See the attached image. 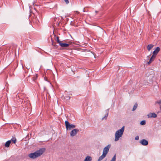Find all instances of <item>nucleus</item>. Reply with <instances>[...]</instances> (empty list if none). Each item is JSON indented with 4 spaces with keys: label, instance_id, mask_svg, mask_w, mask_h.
<instances>
[{
    "label": "nucleus",
    "instance_id": "aec40b11",
    "mask_svg": "<svg viewBox=\"0 0 161 161\" xmlns=\"http://www.w3.org/2000/svg\"><path fill=\"white\" fill-rule=\"evenodd\" d=\"M108 113H107L105 115V116H104V117L103 118H103H105L106 119H107L108 116Z\"/></svg>",
    "mask_w": 161,
    "mask_h": 161
},
{
    "label": "nucleus",
    "instance_id": "a878e982",
    "mask_svg": "<svg viewBox=\"0 0 161 161\" xmlns=\"http://www.w3.org/2000/svg\"><path fill=\"white\" fill-rule=\"evenodd\" d=\"M45 80H46L47 81V79H46L45 78Z\"/></svg>",
    "mask_w": 161,
    "mask_h": 161
},
{
    "label": "nucleus",
    "instance_id": "bb28decb",
    "mask_svg": "<svg viewBox=\"0 0 161 161\" xmlns=\"http://www.w3.org/2000/svg\"><path fill=\"white\" fill-rule=\"evenodd\" d=\"M66 92H67V91H65V93Z\"/></svg>",
    "mask_w": 161,
    "mask_h": 161
},
{
    "label": "nucleus",
    "instance_id": "0eeeda50",
    "mask_svg": "<svg viewBox=\"0 0 161 161\" xmlns=\"http://www.w3.org/2000/svg\"><path fill=\"white\" fill-rule=\"evenodd\" d=\"M140 143L143 146H146L148 144V142L145 139H142L140 142Z\"/></svg>",
    "mask_w": 161,
    "mask_h": 161
},
{
    "label": "nucleus",
    "instance_id": "9b49d317",
    "mask_svg": "<svg viewBox=\"0 0 161 161\" xmlns=\"http://www.w3.org/2000/svg\"><path fill=\"white\" fill-rule=\"evenodd\" d=\"M154 45L152 44L148 45L147 46V49L148 51H149L153 47Z\"/></svg>",
    "mask_w": 161,
    "mask_h": 161
},
{
    "label": "nucleus",
    "instance_id": "412c9836",
    "mask_svg": "<svg viewBox=\"0 0 161 161\" xmlns=\"http://www.w3.org/2000/svg\"><path fill=\"white\" fill-rule=\"evenodd\" d=\"M65 3L66 4H68L69 3V1L68 0H64Z\"/></svg>",
    "mask_w": 161,
    "mask_h": 161
},
{
    "label": "nucleus",
    "instance_id": "b1692460",
    "mask_svg": "<svg viewBox=\"0 0 161 161\" xmlns=\"http://www.w3.org/2000/svg\"><path fill=\"white\" fill-rule=\"evenodd\" d=\"M36 79V78H35V77H33V80L35 81Z\"/></svg>",
    "mask_w": 161,
    "mask_h": 161
},
{
    "label": "nucleus",
    "instance_id": "f3484780",
    "mask_svg": "<svg viewBox=\"0 0 161 161\" xmlns=\"http://www.w3.org/2000/svg\"><path fill=\"white\" fill-rule=\"evenodd\" d=\"M11 140L14 143H15L16 141V139L14 137H13Z\"/></svg>",
    "mask_w": 161,
    "mask_h": 161
},
{
    "label": "nucleus",
    "instance_id": "393cba45",
    "mask_svg": "<svg viewBox=\"0 0 161 161\" xmlns=\"http://www.w3.org/2000/svg\"><path fill=\"white\" fill-rule=\"evenodd\" d=\"M95 12H96V13H97L98 12L97 11H96Z\"/></svg>",
    "mask_w": 161,
    "mask_h": 161
},
{
    "label": "nucleus",
    "instance_id": "a211bd4d",
    "mask_svg": "<svg viewBox=\"0 0 161 161\" xmlns=\"http://www.w3.org/2000/svg\"><path fill=\"white\" fill-rule=\"evenodd\" d=\"M116 155L115 154L110 161H116Z\"/></svg>",
    "mask_w": 161,
    "mask_h": 161
},
{
    "label": "nucleus",
    "instance_id": "2eb2a0df",
    "mask_svg": "<svg viewBox=\"0 0 161 161\" xmlns=\"http://www.w3.org/2000/svg\"><path fill=\"white\" fill-rule=\"evenodd\" d=\"M137 105H138V104H137V103H136L134 104V106H133V108L132 111H135L136 109V108H137Z\"/></svg>",
    "mask_w": 161,
    "mask_h": 161
},
{
    "label": "nucleus",
    "instance_id": "dca6fc26",
    "mask_svg": "<svg viewBox=\"0 0 161 161\" xmlns=\"http://www.w3.org/2000/svg\"><path fill=\"white\" fill-rule=\"evenodd\" d=\"M56 41L57 43H59V45L60 43H61V42L59 40V37L58 36L56 37Z\"/></svg>",
    "mask_w": 161,
    "mask_h": 161
},
{
    "label": "nucleus",
    "instance_id": "4be33fe9",
    "mask_svg": "<svg viewBox=\"0 0 161 161\" xmlns=\"http://www.w3.org/2000/svg\"><path fill=\"white\" fill-rule=\"evenodd\" d=\"M56 43L55 42H52V44L53 46L56 47Z\"/></svg>",
    "mask_w": 161,
    "mask_h": 161
},
{
    "label": "nucleus",
    "instance_id": "1a4fd4ad",
    "mask_svg": "<svg viewBox=\"0 0 161 161\" xmlns=\"http://www.w3.org/2000/svg\"><path fill=\"white\" fill-rule=\"evenodd\" d=\"M156 56L153 54L152 55L149 61L148 62L147 64H150L154 59Z\"/></svg>",
    "mask_w": 161,
    "mask_h": 161
},
{
    "label": "nucleus",
    "instance_id": "f257e3e1",
    "mask_svg": "<svg viewBox=\"0 0 161 161\" xmlns=\"http://www.w3.org/2000/svg\"><path fill=\"white\" fill-rule=\"evenodd\" d=\"M45 151V148H42L36 151L34 153H31L28 155L31 158L34 159L41 155Z\"/></svg>",
    "mask_w": 161,
    "mask_h": 161
},
{
    "label": "nucleus",
    "instance_id": "423d86ee",
    "mask_svg": "<svg viewBox=\"0 0 161 161\" xmlns=\"http://www.w3.org/2000/svg\"><path fill=\"white\" fill-rule=\"evenodd\" d=\"M71 42H69L68 43H60V45L62 47H67L70 45Z\"/></svg>",
    "mask_w": 161,
    "mask_h": 161
},
{
    "label": "nucleus",
    "instance_id": "f03ea898",
    "mask_svg": "<svg viewBox=\"0 0 161 161\" xmlns=\"http://www.w3.org/2000/svg\"><path fill=\"white\" fill-rule=\"evenodd\" d=\"M110 147V145H108L104 148L103 150V154L99 157L98 159V161H100L102 160L106 157L109 151Z\"/></svg>",
    "mask_w": 161,
    "mask_h": 161
},
{
    "label": "nucleus",
    "instance_id": "20e7f679",
    "mask_svg": "<svg viewBox=\"0 0 161 161\" xmlns=\"http://www.w3.org/2000/svg\"><path fill=\"white\" fill-rule=\"evenodd\" d=\"M65 123L66 128L67 130H70L75 127V125L70 124L68 121H66Z\"/></svg>",
    "mask_w": 161,
    "mask_h": 161
},
{
    "label": "nucleus",
    "instance_id": "9d476101",
    "mask_svg": "<svg viewBox=\"0 0 161 161\" xmlns=\"http://www.w3.org/2000/svg\"><path fill=\"white\" fill-rule=\"evenodd\" d=\"M148 116L149 118H156L157 117V115L154 113H150L148 114Z\"/></svg>",
    "mask_w": 161,
    "mask_h": 161
},
{
    "label": "nucleus",
    "instance_id": "6ab92c4d",
    "mask_svg": "<svg viewBox=\"0 0 161 161\" xmlns=\"http://www.w3.org/2000/svg\"><path fill=\"white\" fill-rule=\"evenodd\" d=\"M140 124L142 125H145L146 124V121L145 120H142L140 122Z\"/></svg>",
    "mask_w": 161,
    "mask_h": 161
},
{
    "label": "nucleus",
    "instance_id": "5701e85b",
    "mask_svg": "<svg viewBox=\"0 0 161 161\" xmlns=\"http://www.w3.org/2000/svg\"><path fill=\"white\" fill-rule=\"evenodd\" d=\"M139 139V136H137L135 137V140H138Z\"/></svg>",
    "mask_w": 161,
    "mask_h": 161
},
{
    "label": "nucleus",
    "instance_id": "6e6552de",
    "mask_svg": "<svg viewBox=\"0 0 161 161\" xmlns=\"http://www.w3.org/2000/svg\"><path fill=\"white\" fill-rule=\"evenodd\" d=\"M160 50V48L159 47H157L156 48V49L153 52V54L155 55L156 56L157 54Z\"/></svg>",
    "mask_w": 161,
    "mask_h": 161
},
{
    "label": "nucleus",
    "instance_id": "7ed1b4c3",
    "mask_svg": "<svg viewBox=\"0 0 161 161\" xmlns=\"http://www.w3.org/2000/svg\"><path fill=\"white\" fill-rule=\"evenodd\" d=\"M124 130V126H123L122 128L117 131L115 133V141H117L119 140L120 137L122 136Z\"/></svg>",
    "mask_w": 161,
    "mask_h": 161
},
{
    "label": "nucleus",
    "instance_id": "39448f33",
    "mask_svg": "<svg viewBox=\"0 0 161 161\" xmlns=\"http://www.w3.org/2000/svg\"><path fill=\"white\" fill-rule=\"evenodd\" d=\"M79 130L77 129L73 130L70 132V135L71 136H75L77 133L78 132Z\"/></svg>",
    "mask_w": 161,
    "mask_h": 161
},
{
    "label": "nucleus",
    "instance_id": "f8f14e48",
    "mask_svg": "<svg viewBox=\"0 0 161 161\" xmlns=\"http://www.w3.org/2000/svg\"><path fill=\"white\" fill-rule=\"evenodd\" d=\"M92 160V158L90 156H88L86 157L84 161H91Z\"/></svg>",
    "mask_w": 161,
    "mask_h": 161
},
{
    "label": "nucleus",
    "instance_id": "4468645a",
    "mask_svg": "<svg viewBox=\"0 0 161 161\" xmlns=\"http://www.w3.org/2000/svg\"><path fill=\"white\" fill-rule=\"evenodd\" d=\"M156 103H157L159 106L160 109L161 111V100H158L156 102Z\"/></svg>",
    "mask_w": 161,
    "mask_h": 161
},
{
    "label": "nucleus",
    "instance_id": "cd10ccee",
    "mask_svg": "<svg viewBox=\"0 0 161 161\" xmlns=\"http://www.w3.org/2000/svg\"><path fill=\"white\" fill-rule=\"evenodd\" d=\"M36 77H37V75H36Z\"/></svg>",
    "mask_w": 161,
    "mask_h": 161
},
{
    "label": "nucleus",
    "instance_id": "ddd939ff",
    "mask_svg": "<svg viewBox=\"0 0 161 161\" xmlns=\"http://www.w3.org/2000/svg\"><path fill=\"white\" fill-rule=\"evenodd\" d=\"M11 143V141L10 140L7 141L5 144V146L7 147H9Z\"/></svg>",
    "mask_w": 161,
    "mask_h": 161
}]
</instances>
